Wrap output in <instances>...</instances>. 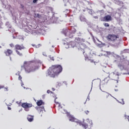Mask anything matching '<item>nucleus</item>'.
Instances as JSON below:
<instances>
[{
	"label": "nucleus",
	"mask_w": 129,
	"mask_h": 129,
	"mask_svg": "<svg viewBox=\"0 0 129 129\" xmlns=\"http://www.w3.org/2000/svg\"><path fill=\"white\" fill-rule=\"evenodd\" d=\"M62 66L61 65H53L50 67L48 70L47 74L50 77L54 78L55 76L59 75L62 72Z\"/></svg>",
	"instance_id": "f257e3e1"
},
{
	"label": "nucleus",
	"mask_w": 129,
	"mask_h": 129,
	"mask_svg": "<svg viewBox=\"0 0 129 129\" xmlns=\"http://www.w3.org/2000/svg\"><path fill=\"white\" fill-rule=\"evenodd\" d=\"M21 68H24L26 73H31V72H34L39 69L38 66L33 64L32 61H24L23 66H21Z\"/></svg>",
	"instance_id": "f03ea898"
},
{
	"label": "nucleus",
	"mask_w": 129,
	"mask_h": 129,
	"mask_svg": "<svg viewBox=\"0 0 129 129\" xmlns=\"http://www.w3.org/2000/svg\"><path fill=\"white\" fill-rule=\"evenodd\" d=\"M107 39L108 41H111V42H114L119 39V36L115 35L114 34H109L107 36Z\"/></svg>",
	"instance_id": "7ed1b4c3"
},
{
	"label": "nucleus",
	"mask_w": 129,
	"mask_h": 129,
	"mask_svg": "<svg viewBox=\"0 0 129 129\" xmlns=\"http://www.w3.org/2000/svg\"><path fill=\"white\" fill-rule=\"evenodd\" d=\"M93 124V123H92V120H90L89 118H88L86 119V122L84 123V124H82L81 125L84 127V128L86 129L87 127H88V126H90L91 127Z\"/></svg>",
	"instance_id": "20e7f679"
},
{
	"label": "nucleus",
	"mask_w": 129,
	"mask_h": 129,
	"mask_svg": "<svg viewBox=\"0 0 129 129\" xmlns=\"http://www.w3.org/2000/svg\"><path fill=\"white\" fill-rule=\"evenodd\" d=\"M21 106L24 108V110H25V111H29V110H30L29 108L33 106V104L29 103H23Z\"/></svg>",
	"instance_id": "39448f33"
},
{
	"label": "nucleus",
	"mask_w": 129,
	"mask_h": 129,
	"mask_svg": "<svg viewBox=\"0 0 129 129\" xmlns=\"http://www.w3.org/2000/svg\"><path fill=\"white\" fill-rule=\"evenodd\" d=\"M69 117L70 121H72L73 122H76L77 123L79 124V125H81V124H82V122L76 118H75L74 117L72 116V115L69 116Z\"/></svg>",
	"instance_id": "423d86ee"
},
{
	"label": "nucleus",
	"mask_w": 129,
	"mask_h": 129,
	"mask_svg": "<svg viewBox=\"0 0 129 129\" xmlns=\"http://www.w3.org/2000/svg\"><path fill=\"white\" fill-rule=\"evenodd\" d=\"M15 50H20L21 51V50H24V49H26V47L24 46V45L21 44H16L15 45Z\"/></svg>",
	"instance_id": "0eeeda50"
},
{
	"label": "nucleus",
	"mask_w": 129,
	"mask_h": 129,
	"mask_svg": "<svg viewBox=\"0 0 129 129\" xmlns=\"http://www.w3.org/2000/svg\"><path fill=\"white\" fill-rule=\"evenodd\" d=\"M75 41L78 43V44H79L80 45H82L85 42V39L83 38H80L79 37H77L75 39Z\"/></svg>",
	"instance_id": "6e6552de"
},
{
	"label": "nucleus",
	"mask_w": 129,
	"mask_h": 129,
	"mask_svg": "<svg viewBox=\"0 0 129 129\" xmlns=\"http://www.w3.org/2000/svg\"><path fill=\"white\" fill-rule=\"evenodd\" d=\"M112 20V18L109 15L105 16L103 18V22H109Z\"/></svg>",
	"instance_id": "1a4fd4ad"
},
{
	"label": "nucleus",
	"mask_w": 129,
	"mask_h": 129,
	"mask_svg": "<svg viewBox=\"0 0 129 129\" xmlns=\"http://www.w3.org/2000/svg\"><path fill=\"white\" fill-rule=\"evenodd\" d=\"M5 54H6V56H11L13 54V50L8 49L5 51Z\"/></svg>",
	"instance_id": "9d476101"
},
{
	"label": "nucleus",
	"mask_w": 129,
	"mask_h": 129,
	"mask_svg": "<svg viewBox=\"0 0 129 129\" xmlns=\"http://www.w3.org/2000/svg\"><path fill=\"white\" fill-rule=\"evenodd\" d=\"M87 59L91 63H95V61H94V59H93L92 57H85V60H87Z\"/></svg>",
	"instance_id": "9b49d317"
},
{
	"label": "nucleus",
	"mask_w": 129,
	"mask_h": 129,
	"mask_svg": "<svg viewBox=\"0 0 129 129\" xmlns=\"http://www.w3.org/2000/svg\"><path fill=\"white\" fill-rule=\"evenodd\" d=\"M109 82V79L106 78L104 79V80L102 81V83H103V84H107Z\"/></svg>",
	"instance_id": "f8f14e48"
},
{
	"label": "nucleus",
	"mask_w": 129,
	"mask_h": 129,
	"mask_svg": "<svg viewBox=\"0 0 129 129\" xmlns=\"http://www.w3.org/2000/svg\"><path fill=\"white\" fill-rule=\"evenodd\" d=\"M27 119L28 121H30V122L33 121V120H34V116L29 115L27 117Z\"/></svg>",
	"instance_id": "ddd939ff"
},
{
	"label": "nucleus",
	"mask_w": 129,
	"mask_h": 129,
	"mask_svg": "<svg viewBox=\"0 0 129 129\" xmlns=\"http://www.w3.org/2000/svg\"><path fill=\"white\" fill-rule=\"evenodd\" d=\"M42 104H45V103L43 102V101L42 100H39L37 101V105L38 106H40V105H42Z\"/></svg>",
	"instance_id": "4468645a"
},
{
	"label": "nucleus",
	"mask_w": 129,
	"mask_h": 129,
	"mask_svg": "<svg viewBox=\"0 0 129 129\" xmlns=\"http://www.w3.org/2000/svg\"><path fill=\"white\" fill-rule=\"evenodd\" d=\"M109 94H108V93L107 92H104L102 94V96L105 97V98H108V97L109 96Z\"/></svg>",
	"instance_id": "2eb2a0df"
},
{
	"label": "nucleus",
	"mask_w": 129,
	"mask_h": 129,
	"mask_svg": "<svg viewBox=\"0 0 129 129\" xmlns=\"http://www.w3.org/2000/svg\"><path fill=\"white\" fill-rule=\"evenodd\" d=\"M38 110L39 112H42V111H44V110H45V108H44V106H42V107H39L38 108Z\"/></svg>",
	"instance_id": "dca6fc26"
},
{
	"label": "nucleus",
	"mask_w": 129,
	"mask_h": 129,
	"mask_svg": "<svg viewBox=\"0 0 129 129\" xmlns=\"http://www.w3.org/2000/svg\"><path fill=\"white\" fill-rule=\"evenodd\" d=\"M15 52L16 53H17V55H18L19 56H20V57H22L23 56V53L19 51V50H15Z\"/></svg>",
	"instance_id": "f3484780"
},
{
	"label": "nucleus",
	"mask_w": 129,
	"mask_h": 129,
	"mask_svg": "<svg viewBox=\"0 0 129 129\" xmlns=\"http://www.w3.org/2000/svg\"><path fill=\"white\" fill-rule=\"evenodd\" d=\"M16 75L19 76V78H18L19 80H21V81H22V77L21 76V75H20V73H17Z\"/></svg>",
	"instance_id": "a211bd4d"
},
{
	"label": "nucleus",
	"mask_w": 129,
	"mask_h": 129,
	"mask_svg": "<svg viewBox=\"0 0 129 129\" xmlns=\"http://www.w3.org/2000/svg\"><path fill=\"white\" fill-rule=\"evenodd\" d=\"M118 67H119V68L120 69H123L124 68V67L123 66V65H122V64H118Z\"/></svg>",
	"instance_id": "6ab92c4d"
},
{
	"label": "nucleus",
	"mask_w": 129,
	"mask_h": 129,
	"mask_svg": "<svg viewBox=\"0 0 129 129\" xmlns=\"http://www.w3.org/2000/svg\"><path fill=\"white\" fill-rule=\"evenodd\" d=\"M54 102L57 105H58V107H60V106H61V104L58 102H56V100L54 101Z\"/></svg>",
	"instance_id": "aec40b11"
},
{
	"label": "nucleus",
	"mask_w": 129,
	"mask_h": 129,
	"mask_svg": "<svg viewBox=\"0 0 129 129\" xmlns=\"http://www.w3.org/2000/svg\"><path fill=\"white\" fill-rule=\"evenodd\" d=\"M33 47L34 48H39V45H36V44H32Z\"/></svg>",
	"instance_id": "412c9836"
},
{
	"label": "nucleus",
	"mask_w": 129,
	"mask_h": 129,
	"mask_svg": "<svg viewBox=\"0 0 129 129\" xmlns=\"http://www.w3.org/2000/svg\"><path fill=\"white\" fill-rule=\"evenodd\" d=\"M10 47H11V48H14V47H15V45H14V44H13V43H11V44H10Z\"/></svg>",
	"instance_id": "4be33fe9"
},
{
	"label": "nucleus",
	"mask_w": 129,
	"mask_h": 129,
	"mask_svg": "<svg viewBox=\"0 0 129 129\" xmlns=\"http://www.w3.org/2000/svg\"><path fill=\"white\" fill-rule=\"evenodd\" d=\"M104 26L105 27H109V24L108 23H105L104 24Z\"/></svg>",
	"instance_id": "5701e85b"
},
{
	"label": "nucleus",
	"mask_w": 129,
	"mask_h": 129,
	"mask_svg": "<svg viewBox=\"0 0 129 129\" xmlns=\"http://www.w3.org/2000/svg\"><path fill=\"white\" fill-rule=\"evenodd\" d=\"M121 101L120 103H121V104H124V101H123V99H121Z\"/></svg>",
	"instance_id": "b1692460"
},
{
	"label": "nucleus",
	"mask_w": 129,
	"mask_h": 129,
	"mask_svg": "<svg viewBox=\"0 0 129 129\" xmlns=\"http://www.w3.org/2000/svg\"><path fill=\"white\" fill-rule=\"evenodd\" d=\"M47 93H48V94L53 93V92L50 91V90H48L47 91Z\"/></svg>",
	"instance_id": "393cba45"
},
{
	"label": "nucleus",
	"mask_w": 129,
	"mask_h": 129,
	"mask_svg": "<svg viewBox=\"0 0 129 129\" xmlns=\"http://www.w3.org/2000/svg\"><path fill=\"white\" fill-rule=\"evenodd\" d=\"M85 113H86V114H89V111L87 110V111H85Z\"/></svg>",
	"instance_id": "a878e982"
},
{
	"label": "nucleus",
	"mask_w": 129,
	"mask_h": 129,
	"mask_svg": "<svg viewBox=\"0 0 129 129\" xmlns=\"http://www.w3.org/2000/svg\"><path fill=\"white\" fill-rule=\"evenodd\" d=\"M37 2H38V0H33V4H36V3H37Z\"/></svg>",
	"instance_id": "bb28decb"
},
{
	"label": "nucleus",
	"mask_w": 129,
	"mask_h": 129,
	"mask_svg": "<svg viewBox=\"0 0 129 129\" xmlns=\"http://www.w3.org/2000/svg\"><path fill=\"white\" fill-rule=\"evenodd\" d=\"M87 100H88V101L90 100L89 96H88V97H87V100H86V101H87Z\"/></svg>",
	"instance_id": "cd10ccee"
},
{
	"label": "nucleus",
	"mask_w": 129,
	"mask_h": 129,
	"mask_svg": "<svg viewBox=\"0 0 129 129\" xmlns=\"http://www.w3.org/2000/svg\"><path fill=\"white\" fill-rule=\"evenodd\" d=\"M9 110H11L12 109V108L10 107H8Z\"/></svg>",
	"instance_id": "c85d7f7f"
},
{
	"label": "nucleus",
	"mask_w": 129,
	"mask_h": 129,
	"mask_svg": "<svg viewBox=\"0 0 129 129\" xmlns=\"http://www.w3.org/2000/svg\"><path fill=\"white\" fill-rule=\"evenodd\" d=\"M2 88H4V86H0V89H2Z\"/></svg>",
	"instance_id": "c756f323"
},
{
	"label": "nucleus",
	"mask_w": 129,
	"mask_h": 129,
	"mask_svg": "<svg viewBox=\"0 0 129 129\" xmlns=\"http://www.w3.org/2000/svg\"><path fill=\"white\" fill-rule=\"evenodd\" d=\"M52 91H55V88H52Z\"/></svg>",
	"instance_id": "7c9ffc66"
},
{
	"label": "nucleus",
	"mask_w": 129,
	"mask_h": 129,
	"mask_svg": "<svg viewBox=\"0 0 129 129\" xmlns=\"http://www.w3.org/2000/svg\"><path fill=\"white\" fill-rule=\"evenodd\" d=\"M17 103L18 104H20V103H22L21 102H17Z\"/></svg>",
	"instance_id": "2f4dec72"
},
{
	"label": "nucleus",
	"mask_w": 129,
	"mask_h": 129,
	"mask_svg": "<svg viewBox=\"0 0 129 129\" xmlns=\"http://www.w3.org/2000/svg\"><path fill=\"white\" fill-rule=\"evenodd\" d=\"M70 44H74V42L71 41V42H70Z\"/></svg>",
	"instance_id": "473e14b6"
},
{
	"label": "nucleus",
	"mask_w": 129,
	"mask_h": 129,
	"mask_svg": "<svg viewBox=\"0 0 129 129\" xmlns=\"http://www.w3.org/2000/svg\"><path fill=\"white\" fill-rule=\"evenodd\" d=\"M21 7L22 8H24V6H23V5H21Z\"/></svg>",
	"instance_id": "72a5a7b5"
},
{
	"label": "nucleus",
	"mask_w": 129,
	"mask_h": 129,
	"mask_svg": "<svg viewBox=\"0 0 129 129\" xmlns=\"http://www.w3.org/2000/svg\"><path fill=\"white\" fill-rule=\"evenodd\" d=\"M65 35H66V36H67V33H66V34H65Z\"/></svg>",
	"instance_id": "f704fd0d"
},
{
	"label": "nucleus",
	"mask_w": 129,
	"mask_h": 129,
	"mask_svg": "<svg viewBox=\"0 0 129 129\" xmlns=\"http://www.w3.org/2000/svg\"><path fill=\"white\" fill-rule=\"evenodd\" d=\"M66 32H68V30H66Z\"/></svg>",
	"instance_id": "c9c22d12"
},
{
	"label": "nucleus",
	"mask_w": 129,
	"mask_h": 129,
	"mask_svg": "<svg viewBox=\"0 0 129 129\" xmlns=\"http://www.w3.org/2000/svg\"><path fill=\"white\" fill-rule=\"evenodd\" d=\"M72 47H74V46H72Z\"/></svg>",
	"instance_id": "e433bc0d"
}]
</instances>
